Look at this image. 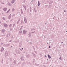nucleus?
<instances>
[{
	"instance_id": "1",
	"label": "nucleus",
	"mask_w": 67,
	"mask_h": 67,
	"mask_svg": "<svg viewBox=\"0 0 67 67\" xmlns=\"http://www.w3.org/2000/svg\"><path fill=\"white\" fill-rule=\"evenodd\" d=\"M8 55V52L7 51H6L4 53V56L5 57H7Z\"/></svg>"
},
{
	"instance_id": "2",
	"label": "nucleus",
	"mask_w": 67,
	"mask_h": 67,
	"mask_svg": "<svg viewBox=\"0 0 67 67\" xmlns=\"http://www.w3.org/2000/svg\"><path fill=\"white\" fill-rule=\"evenodd\" d=\"M27 32V30L25 29H24L23 30V33L24 34H26V33Z\"/></svg>"
},
{
	"instance_id": "3",
	"label": "nucleus",
	"mask_w": 67,
	"mask_h": 67,
	"mask_svg": "<svg viewBox=\"0 0 67 67\" xmlns=\"http://www.w3.org/2000/svg\"><path fill=\"white\" fill-rule=\"evenodd\" d=\"M31 31H32L31 32V33H35V29H32Z\"/></svg>"
},
{
	"instance_id": "4",
	"label": "nucleus",
	"mask_w": 67,
	"mask_h": 67,
	"mask_svg": "<svg viewBox=\"0 0 67 67\" xmlns=\"http://www.w3.org/2000/svg\"><path fill=\"white\" fill-rule=\"evenodd\" d=\"M24 20L25 21V23H27V20H26V18H24Z\"/></svg>"
},
{
	"instance_id": "5",
	"label": "nucleus",
	"mask_w": 67,
	"mask_h": 67,
	"mask_svg": "<svg viewBox=\"0 0 67 67\" xmlns=\"http://www.w3.org/2000/svg\"><path fill=\"white\" fill-rule=\"evenodd\" d=\"M4 26L5 27H8V25L6 24H4Z\"/></svg>"
},
{
	"instance_id": "6",
	"label": "nucleus",
	"mask_w": 67,
	"mask_h": 67,
	"mask_svg": "<svg viewBox=\"0 0 67 67\" xmlns=\"http://www.w3.org/2000/svg\"><path fill=\"white\" fill-rule=\"evenodd\" d=\"M29 37H30L31 36V34L30 32H29V34H28Z\"/></svg>"
},
{
	"instance_id": "7",
	"label": "nucleus",
	"mask_w": 67,
	"mask_h": 67,
	"mask_svg": "<svg viewBox=\"0 0 67 67\" xmlns=\"http://www.w3.org/2000/svg\"><path fill=\"white\" fill-rule=\"evenodd\" d=\"M15 2V0H13L11 2V3L12 4H13L14 3V2Z\"/></svg>"
},
{
	"instance_id": "8",
	"label": "nucleus",
	"mask_w": 67,
	"mask_h": 67,
	"mask_svg": "<svg viewBox=\"0 0 67 67\" xmlns=\"http://www.w3.org/2000/svg\"><path fill=\"white\" fill-rule=\"evenodd\" d=\"M23 7H24V8L25 10H26V6L24 5Z\"/></svg>"
},
{
	"instance_id": "9",
	"label": "nucleus",
	"mask_w": 67,
	"mask_h": 67,
	"mask_svg": "<svg viewBox=\"0 0 67 67\" xmlns=\"http://www.w3.org/2000/svg\"><path fill=\"white\" fill-rule=\"evenodd\" d=\"M11 18V14H10L8 17L9 19H10V18Z\"/></svg>"
},
{
	"instance_id": "10",
	"label": "nucleus",
	"mask_w": 67,
	"mask_h": 67,
	"mask_svg": "<svg viewBox=\"0 0 67 67\" xmlns=\"http://www.w3.org/2000/svg\"><path fill=\"white\" fill-rule=\"evenodd\" d=\"M5 29H3L2 31V32L3 33H4V32H5Z\"/></svg>"
},
{
	"instance_id": "11",
	"label": "nucleus",
	"mask_w": 67,
	"mask_h": 67,
	"mask_svg": "<svg viewBox=\"0 0 67 67\" xmlns=\"http://www.w3.org/2000/svg\"><path fill=\"white\" fill-rule=\"evenodd\" d=\"M3 51H4V48L3 47H2L1 49V52H3Z\"/></svg>"
},
{
	"instance_id": "12",
	"label": "nucleus",
	"mask_w": 67,
	"mask_h": 67,
	"mask_svg": "<svg viewBox=\"0 0 67 67\" xmlns=\"http://www.w3.org/2000/svg\"><path fill=\"white\" fill-rule=\"evenodd\" d=\"M19 44L20 45L19 46L20 47L21 46V45H22V43H21V42H20L19 43Z\"/></svg>"
},
{
	"instance_id": "13",
	"label": "nucleus",
	"mask_w": 67,
	"mask_h": 67,
	"mask_svg": "<svg viewBox=\"0 0 67 67\" xmlns=\"http://www.w3.org/2000/svg\"><path fill=\"white\" fill-rule=\"evenodd\" d=\"M32 54L34 56V57H36V56L35 55V54H34V53H32Z\"/></svg>"
},
{
	"instance_id": "14",
	"label": "nucleus",
	"mask_w": 67,
	"mask_h": 67,
	"mask_svg": "<svg viewBox=\"0 0 67 67\" xmlns=\"http://www.w3.org/2000/svg\"><path fill=\"white\" fill-rule=\"evenodd\" d=\"M38 6H40V4H41V3H40L38 1Z\"/></svg>"
},
{
	"instance_id": "15",
	"label": "nucleus",
	"mask_w": 67,
	"mask_h": 67,
	"mask_svg": "<svg viewBox=\"0 0 67 67\" xmlns=\"http://www.w3.org/2000/svg\"><path fill=\"white\" fill-rule=\"evenodd\" d=\"M7 8H4L3 10L4 11H7Z\"/></svg>"
},
{
	"instance_id": "16",
	"label": "nucleus",
	"mask_w": 67,
	"mask_h": 67,
	"mask_svg": "<svg viewBox=\"0 0 67 67\" xmlns=\"http://www.w3.org/2000/svg\"><path fill=\"white\" fill-rule=\"evenodd\" d=\"M7 37H8V36H9L10 35V34H7Z\"/></svg>"
},
{
	"instance_id": "17",
	"label": "nucleus",
	"mask_w": 67,
	"mask_h": 67,
	"mask_svg": "<svg viewBox=\"0 0 67 67\" xmlns=\"http://www.w3.org/2000/svg\"><path fill=\"white\" fill-rule=\"evenodd\" d=\"M48 57L49 58H51V57L50 55H49V54L48 55Z\"/></svg>"
},
{
	"instance_id": "18",
	"label": "nucleus",
	"mask_w": 67,
	"mask_h": 67,
	"mask_svg": "<svg viewBox=\"0 0 67 67\" xmlns=\"http://www.w3.org/2000/svg\"><path fill=\"white\" fill-rule=\"evenodd\" d=\"M25 62H24L22 63V65H25Z\"/></svg>"
},
{
	"instance_id": "19",
	"label": "nucleus",
	"mask_w": 67,
	"mask_h": 67,
	"mask_svg": "<svg viewBox=\"0 0 67 67\" xmlns=\"http://www.w3.org/2000/svg\"><path fill=\"white\" fill-rule=\"evenodd\" d=\"M13 63L14 64H16V61L15 60L14 61Z\"/></svg>"
},
{
	"instance_id": "20",
	"label": "nucleus",
	"mask_w": 67,
	"mask_h": 67,
	"mask_svg": "<svg viewBox=\"0 0 67 67\" xmlns=\"http://www.w3.org/2000/svg\"><path fill=\"white\" fill-rule=\"evenodd\" d=\"M39 65H40V64H35V65H36V66H38Z\"/></svg>"
},
{
	"instance_id": "21",
	"label": "nucleus",
	"mask_w": 67,
	"mask_h": 67,
	"mask_svg": "<svg viewBox=\"0 0 67 67\" xmlns=\"http://www.w3.org/2000/svg\"><path fill=\"white\" fill-rule=\"evenodd\" d=\"M26 57H30V55L29 54H27L26 55Z\"/></svg>"
},
{
	"instance_id": "22",
	"label": "nucleus",
	"mask_w": 67,
	"mask_h": 67,
	"mask_svg": "<svg viewBox=\"0 0 67 67\" xmlns=\"http://www.w3.org/2000/svg\"><path fill=\"white\" fill-rule=\"evenodd\" d=\"M19 33H20V34H21L22 33V31H19Z\"/></svg>"
},
{
	"instance_id": "23",
	"label": "nucleus",
	"mask_w": 67,
	"mask_h": 67,
	"mask_svg": "<svg viewBox=\"0 0 67 67\" xmlns=\"http://www.w3.org/2000/svg\"><path fill=\"white\" fill-rule=\"evenodd\" d=\"M11 26H12V24H10L9 25V27H11Z\"/></svg>"
},
{
	"instance_id": "24",
	"label": "nucleus",
	"mask_w": 67,
	"mask_h": 67,
	"mask_svg": "<svg viewBox=\"0 0 67 67\" xmlns=\"http://www.w3.org/2000/svg\"><path fill=\"white\" fill-rule=\"evenodd\" d=\"M21 14H23V11H22V9H21Z\"/></svg>"
},
{
	"instance_id": "25",
	"label": "nucleus",
	"mask_w": 67,
	"mask_h": 67,
	"mask_svg": "<svg viewBox=\"0 0 67 67\" xmlns=\"http://www.w3.org/2000/svg\"><path fill=\"white\" fill-rule=\"evenodd\" d=\"M8 5H10V6L12 5L11 4H10V3H8Z\"/></svg>"
},
{
	"instance_id": "26",
	"label": "nucleus",
	"mask_w": 67,
	"mask_h": 67,
	"mask_svg": "<svg viewBox=\"0 0 67 67\" xmlns=\"http://www.w3.org/2000/svg\"><path fill=\"white\" fill-rule=\"evenodd\" d=\"M10 9H9L8 10L7 12V13H9V12L10 11Z\"/></svg>"
},
{
	"instance_id": "27",
	"label": "nucleus",
	"mask_w": 67,
	"mask_h": 67,
	"mask_svg": "<svg viewBox=\"0 0 67 67\" xmlns=\"http://www.w3.org/2000/svg\"><path fill=\"white\" fill-rule=\"evenodd\" d=\"M23 24V20H21V24Z\"/></svg>"
},
{
	"instance_id": "28",
	"label": "nucleus",
	"mask_w": 67,
	"mask_h": 67,
	"mask_svg": "<svg viewBox=\"0 0 67 67\" xmlns=\"http://www.w3.org/2000/svg\"><path fill=\"white\" fill-rule=\"evenodd\" d=\"M23 26H22L21 27V28L20 29V30H22V27H23Z\"/></svg>"
},
{
	"instance_id": "29",
	"label": "nucleus",
	"mask_w": 67,
	"mask_h": 67,
	"mask_svg": "<svg viewBox=\"0 0 67 67\" xmlns=\"http://www.w3.org/2000/svg\"><path fill=\"white\" fill-rule=\"evenodd\" d=\"M21 60H23V61L24 60L22 58H21Z\"/></svg>"
},
{
	"instance_id": "30",
	"label": "nucleus",
	"mask_w": 67,
	"mask_h": 67,
	"mask_svg": "<svg viewBox=\"0 0 67 67\" xmlns=\"http://www.w3.org/2000/svg\"><path fill=\"white\" fill-rule=\"evenodd\" d=\"M15 24H13V27H14V26H15Z\"/></svg>"
},
{
	"instance_id": "31",
	"label": "nucleus",
	"mask_w": 67,
	"mask_h": 67,
	"mask_svg": "<svg viewBox=\"0 0 67 67\" xmlns=\"http://www.w3.org/2000/svg\"><path fill=\"white\" fill-rule=\"evenodd\" d=\"M3 20H5V18L4 17H3Z\"/></svg>"
},
{
	"instance_id": "32",
	"label": "nucleus",
	"mask_w": 67,
	"mask_h": 67,
	"mask_svg": "<svg viewBox=\"0 0 67 67\" xmlns=\"http://www.w3.org/2000/svg\"><path fill=\"white\" fill-rule=\"evenodd\" d=\"M3 46L7 47V46H6V45H5V44H4Z\"/></svg>"
},
{
	"instance_id": "33",
	"label": "nucleus",
	"mask_w": 67,
	"mask_h": 67,
	"mask_svg": "<svg viewBox=\"0 0 67 67\" xmlns=\"http://www.w3.org/2000/svg\"><path fill=\"white\" fill-rule=\"evenodd\" d=\"M35 9H36V8H34V10H35V12H37V11L36 10H35Z\"/></svg>"
},
{
	"instance_id": "34",
	"label": "nucleus",
	"mask_w": 67,
	"mask_h": 67,
	"mask_svg": "<svg viewBox=\"0 0 67 67\" xmlns=\"http://www.w3.org/2000/svg\"><path fill=\"white\" fill-rule=\"evenodd\" d=\"M19 42V41L18 40V41H16L15 42V43H17V42Z\"/></svg>"
},
{
	"instance_id": "35",
	"label": "nucleus",
	"mask_w": 67,
	"mask_h": 67,
	"mask_svg": "<svg viewBox=\"0 0 67 67\" xmlns=\"http://www.w3.org/2000/svg\"><path fill=\"white\" fill-rule=\"evenodd\" d=\"M7 45V46H10V44H6Z\"/></svg>"
},
{
	"instance_id": "36",
	"label": "nucleus",
	"mask_w": 67,
	"mask_h": 67,
	"mask_svg": "<svg viewBox=\"0 0 67 67\" xmlns=\"http://www.w3.org/2000/svg\"><path fill=\"white\" fill-rule=\"evenodd\" d=\"M59 59H60L61 60H62V57H60V58H59Z\"/></svg>"
},
{
	"instance_id": "37",
	"label": "nucleus",
	"mask_w": 67,
	"mask_h": 67,
	"mask_svg": "<svg viewBox=\"0 0 67 67\" xmlns=\"http://www.w3.org/2000/svg\"><path fill=\"white\" fill-rule=\"evenodd\" d=\"M20 19H19L18 21L19 22H20Z\"/></svg>"
},
{
	"instance_id": "38",
	"label": "nucleus",
	"mask_w": 67,
	"mask_h": 67,
	"mask_svg": "<svg viewBox=\"0 0 67 67\" xmlns=\"http://www.w3.org/2000/svg\"><path fill=\"white\" fill-rule=\"evenodd\" d=\"M2 4H4V3L3 2H2L1 3Z\"/></svg>"
},
{
	"instance_id": "39",
	"label": "nucleus",
	"mask_w": 67,
	"mask_h": 67,
	"mask_svg": "<svg viewBox=\"0 0 67 67\" xmlns=\"http://www.w3.org/2000/svg\"><path fill=\"white\" fill-rule=\"evenodd\" d=\"M14 11V8H13L12 9V11Z\"/></svg>"
},
{
	"instance_id": "40",
	"label": "nucleus",
	"mask_w": 67,
	"mask_h": 67,
	"mask_svg": "<svg viewBox=\"0 0 67 67\" xmlns=\"http://www.w3.org/2000/svg\"><path fill=\"white\" fill-rule=\"evenodd\" d=\"M14 55H15V56L16 57V56H17V55H16V54H14Z\"/></svg>"
},
{
	"instance_id": "41",
	"label": "nucleus",
	"mask_w": 67,
	"mask_h": 67,
	"mask_svg": "<svg viewBox=\"0 0 67 67\" xmlns=\"http://www.w3.org/2000/svg\"><path fill=\"white\" fill-rule=\"evenodd\" d=\"M2 44H3V43H2V42L1 43V45H2Z\"/></svg>"
},
{
	"instance_id": "42",
	"label": "nucleus",
	"mask_w": 67,
	"mask_h": 67,
	"mask_svg": "<svg viewBox=\"0 0 67 67\" xmlns=\"http://www.w3.org/2000/svg\"><path fill=\"white\" fill-rule=\"evenodd\" d=\"M12 41V40H10V41H9V42H11Z\"/></svg>"
},
{
	"instance_id": "43",
	"label": "nucleus",
	"mask_w": 67,
	"mask_h": 67,
	"mask_svg": "<svg viewBox=\"0 0 67 67\" xmlns=\"http://www.w3.org/2000/svg\"><path fill=\"white\" fill-rule=\"evenodd\" d=\"M10 60L11 61V60H12V59H11V58H10Z\"/></svg>"
},
{
	"instance_id": "44",
	"label": "nucleus",
	"mask_w": 67,
	"mask_h": 67,
	"mask_svg": "<svg viewBox=\"0 0 67 67\" xmlns=\"http://www.w3.org/2000/svg\"><path fill=\"white\" fill-rule=\"evenodd\" d=\"M10 31H12V29H10Z\"/></svg>"
},
{
	"instance_id": "45",
	"label": "nucleus",
	"mask_w": 67,
	"mask_h": 67,
	"mask_svg": "<svg viewBox=\"0 0 67 67\" xmlns=\"http://www.w3.org/2000/svg\"><path fill=\"white\" fill-rule=\"evenodd\" d=\"M17 24H19V22L18 21L17 22Z\"/></svg>"
},
{
	"instance_id": "46",
	"label": "nucleus",
	"mask_w": 67,
	"mask_h": 67,
	"mask_svg": "<svg viewBox=\"0 0 67 67\" xmlns=\"http://www.w3.org/2000/svg\"><path fill=\"white\" fill-rule=\"evenodd\" d=\"M2 64H3V60L2 61Z\"/></svg>"
},
{
	"instance_id": "47",
	"label": "nucleus",
	"mask_w": 67,
	"mask_h": 67,
	"mask_svg": "<svg viewBox=\"0 0 67 67\" xmlns=\"http://www.w3.org/2000/svg\"><path fill=\"white\" fill-rule=\"evenodd\" d=\"M25 0H24V2H25Z\"/></svg>"
},
{
	"instance_id": "48",
	"label": "nucleus",
	"mask_w": 67,
	"mask_h": 67,
	"mask_svg": "<svg viewBox=\"0 0 67 67\" xmlns=\"http://www.w3.org/2000/svg\"><path fill=\"white\" fill-rule=\"evenodd\" d=\"M63 42H61V44H63Z\"/></svg>"
},
{
	"instance_id": "49",
	"label": "nucleus",
	"mask_w": 67,
	"mask_h": 67,
	"mask_svg": "<svg viewBox=\"0 0 67 67\" xmlns=\"http://www.w3.org/2000/svg\"><path fill=\"white\" fill-rule=\"evenodd\" d=\"M30 10L32 9V8H31V7H30Z\"/></svg>"
},
{
	"instance_id": "50",
	"label": "nucleus",
	"mask_w": 67,
	"mask_h": 67,
	"mask_svg": "<svg viewBox=\"0 0 67 67\" xmlns=\"http://www.w3.org/2000/svg\"><path fill=\"white\" fill-rule=\"evenodd\" d=\"M19 49H20L21 51H22V49H21L20 48H19Z\"/></svg>"
},
{
	"instance_id": "51",
	"label": "nucleus",
	"mask_w": 67,
	"mask_h": 67,
	"mask_svg": "<svg viewBox=\"0 0 67 67\" xmlns=\"http://www.w3.org/2000/svg\"><path fill=\"white\" fill-rule=\"evenodd\" d=\"M51 48V46H49V48Z\"/></svg>"
},
{
	"instance_id": "52",
	"label": "nucleus",
	"mask_w": 67,
	"mask_h": 67,
	"mask_svg": "<svg viewBox=\"0 0 67 67\" xmlns=\"http://www.w3.org/2000/svg\"><path fill=\"white\" fill-rule=\"evenodd\" d=\"M12 21V19L10 21Z\"/></svg>"
},
{
	"instance_id": "53",
	"label": "nucleus",
	"mask_w": 67,
	"mask_h": 67,
	"mask_svg": "<svg viewBox=\"0 0 67 67\" xmlns=\"http://www.w3.org/2000/svg\"><path fill=\"white\" fill-rule=\"evenodd\" d=\"M32 10V9H30V12H31V10Z\"/></svg>"
},
{
	"instance_id": "54",
	"label": "nucleus",
	"mask_w": 67,
	"mask_h": 67,
	"mask_svg": "<svg viewBox=\"0 0 67 67\" xmlns=\"http://www.w3.org/2000/svg\"><path fill=\"white\" fill-rule=\"evenodd\" d=\"M47 56H46V55H45V57H47Z\"/></svg>"
},
{
	"instance_id": "55",
	"label": "nucleus",
	"mask_w": 67,
	"mask_h": 67,
	"mask_svg": "<svg viewBox=\"0 0 67 67\" xmlns=\"http://www.w3.org/2000/svg\"><path fill=\"white\" fill-rule=\"evenodd\" d=\"M33 48H34V49H35V48H34V47H33Z\"/></svg>"
},
{
	"instance_id": "56",
	"label": "nucleus",
	"mask_w": 67,
	"mask_h": 67,
	"mask_svg": "<svg viewBox=\"0 0 67 67\" xmlns=\"http://www.w3.org/2000/svg\"><path fill=\"white\" fill-rule=\"evenodd\" d=\"M64 12H66V11L65 10H64Z\"/></svg>"
},
{
	"instance_id": "57",
	"label": "nucleus",
	"mask_w": 67,
	"mask_h": 67,
	"mask_svg": "<svg viewBox=\"0 0 67 67\" xmlns=\"http://www.w3.org/2000/svg\"><path fill=\"white\" fill-rule=\"evenodd\" d=\"M3 35V36H5L4 35Z\"/></svg>"
},
{
	"instance_id": "58",
	"label": "nucleus",
	"mask_w": 67,
	"mask_h": 67,
	"mask_svg": "<svg viewBox=\"0 0 67 67\" xmlns=\"http://www.w3.org/2000/svg\"><path fill=\"white\" fill-rule=\"evenodd\" d=\"M36 52V53H37V52Z\"/></svg>"
},
{
	"instance_id": "59",
	"label": "nucleus",
	"mask_w": 67,
	"mask_h": 67,
	"mask_svg": "<svg viewBox=\"0 0 67 67\" xmlns=\"http://www.w3.org/2000/svg\"><path fill=\"white\" fill-rule=\"evenodd\" d=\"M22 49H23V48H22Z\"/></svg>"
},
{
	"instance_id": "60",
	"label": "nucleus",
	"mask_w": 67,
	"mask_h": 67,
	"mask_svg": "<svg viewBox=\"0 0 67 67\" xmlns=\"http://www.w3.org/2000/svg\"><path fill=\"white\" fill-rule=\"evenodd\" d=\"M47 44H48V42H47Z\"/></svg>"
},
{
	"instance_id": "61",
	"label": "nucleus",
	"mask_w": 67,
	"mask_h": 67,
	"mask_svg": "<svg viewBox=\"0 0 67 67\" xmlns=\"http://www.w3.org/2000/svg\"><path fill=\"white\" fill-rule=\"evenodd\" d=\"M24 53H25V52H24Z\"/></svg>"
},
{
	"instance_id": "62",
	"label": "nucleus",
	"mask_w": 67,
	"mask_h": 67,
	"mask_svg": "<svg viewBox=\"0 0 67 67\" xmlns=\"http://www.w3.org/2000/svg\"><path fill=\"white\" fill-rule=\"evenodd\" d=\"M45 24H46V23Z\"/></svg>"
},
{
	"instance_id": "63",
	"label": "nucleus",
	"mask_w": 67,
	"mask_h": 67,
	"mask_svg": "<svg viewBox=\"0 0 67 67\" xmlns=\"http://www.w3.org/2000/svg\"><path fill=\"white\" fill-rule=\"evenodd\" d=\"M66 45H67V44H66Z\"/></svg>"
},
{
	"instance_id": "64",
	"label": "nucleus",
	"mask_w": 67,
	"mask_h": 67,
	"mask_svg": "<svg viewBox=\"0 0 67 67\" xmlns=\"http://www.w3.org/2000/svg\"><path fill=\"white\" fill-rule=\"evenodd\" d=\"M18 29L19 30V29Z\"/></svg>"
}]
</instances>
